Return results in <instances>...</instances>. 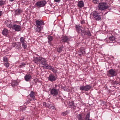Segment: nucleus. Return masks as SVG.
<instances>
[{
  "instance_id": "obj_31",
  "label": "nucleus",
  "mask_w": 120,
  "mask_h": 120,
  "mask_svg": "<svg viewBox=\"0 0 120 120\" xmlns=\"http://www.w3.org/2000/svg\"><path fill=\"white\" fill-rule=\"evenodd\" d=\"M85 33V35H86L89 36H90L91 35V33L89 31H86V32Z\"/></svg>"
},
{
  "instance_id": "obj_36",
  "label": "nucleus",
  "mask_w": 120,
  "mask_h": 120,
  "mask_svg": "<svg viewBox=\"0 0 120 120\" xmlns=\"http://www.w3.org/2000/svg\"><path fill=\"white\" fill-rule=\"evenodd\" d=\"M26 65V64L24 63H22L20 64L19 65V67L20 68L23 67L24 66Z\"/></svg>"
},
{
  "instance_id": "obj_20",
  "label": "nucleus",
  "mask_w": 120,
  "mask_h": 120,
  "mask_svg": "<svg viewBox=\"0 0 120 120\" xmlns=\"http://www.w3.org/2000/svg\"><path fill=\"white\" fill-rule=\"evenodd\" d=\"M48 43L49 44L51 45V42L52 41L53 39V37L50 35L48 36Z\"/></svg>"
},
{
  "instance_id": "obj_4",
  "label": "nucleus",
  "mask_w": 120,
  "mask_h": 120,
  "mask_svg": "<svg viewBox=\"0 0 120 120\" xmlns=\"http://www.w3.org/2000/svg\"><path fill=\"white\" fill-rule=\"evenodd\" d=\"M46 4V2L45 0L39 1L37 2L36 4L37 6L41 7L44 6Z\"/></svg>"
},
{
  "instance_id": "obj_33",
  "label": "nucleus",
  "mask_w": 120,
  "mask_h": 120,
  "mask_svg": "<svg viewBox=\"0 0 120 120\" xmlns=\"http://www.w3.org/2000/svg\"><path fill=\"white\" fill-rule=\"evenodd\" d=\"M17 82L16 81H14L12 84V85L13 86H17Z\"/></svg>"
},
{
  "instance_id": "obj_43",
  "label": "nucleus",
  "mask_w": 120,
  "mask_h": 120,
  "mask_svg": "<svg viewBox=\"0 0 120 120\" xmlns=\"http://www.w3.org/2000/svg\"><path fill=\"white\" fill-rule=\"evenodd\" d=\"M52 71L54 73H56L57 72V71L56 70L54 69V68L53 69V70Z\"/></svg>"
},
{
  "instance_id": "obj_3",
  "label": "nucleus",
  "mask_w": 120,
  "mask_h": 120,
  "mask_svg": "<svg viewBox=\"0 0 120 120\" xmlns=\"http://www.w3.org/2000/svg\"><path fill=\"white\" fill-rule=\"evenodd\" d=\"M93 16L94 19L97 21H99L101 19V17L98 13L96 11L93 12Z\"/></svg>"
},
{
  "instance_id": "obj_8",
  "label": "nucleus",
  "mask_w": 120,
  "mask_h": 120,
  "mask_svg": "<svg viewBox=\"0 0 120 120\" xmlns=\"http://www.w3.org/2000/svg\"><path fill=\"white\" fill-rule=\"evenodd\" d=\"M110 75H111L112 77L116 75L117 73L113 69H111L108 71Z\"/></svg>"
},
{
  "instance_id": "obj_30",
  "label": "nucleus",
  "mask_w": 120,
  "mask_h": 120,
  "mask_svg": "<svg viewBox=\"0 0 120 120\" xmlns=\"http://www.w3.org/2000/svg\"><path fill=\"white\" fill-rule=\"evenodd\" d=\"M22 45L24 49H26V48L27 47V45L26 43L25 42L22 43Z\"/></svg>"
},
{
  "instance_id": "obj_40",
  "label": "nucleus",
  "mask_w": 120,
  "mask_h": 120,
  "mask_svg": "<svg viewBox=\"0 0 120 120\" xmlns=\"http://www.w3.org/2000/svg\"><path fill=\"white\" fill-rule=\"evenodd\" d=\"M4 65L7 68L8 67L9 65L8 63L6 62L4 64Z\"/></svg>"
},
{
  "instance_id": "obj_5",
  "label": "nucleus",
  "mask_w": 120,
  "mask_h": 120,
  "mask_svg": "<svg viewBox=\"0 0 120 120\" xmlns=\"http://www.w3.org/2000/svg\"><path fill=\"white\" fill-rule=\"evenodd\" d=\"M58 87L59 88L58 89H56L54 88L50 90V94L54 96L57 95L58 94V91L59 90V87Z\"/></svg>"
},
{
  "instance_id": "obj_12",
  "label": "nucleus",
  "mask_w": 120,
  "mask_h": 120,
  "mask_svg": "<svg viewBox=\"0 0 120 120\" xmlns=\"http://www.w3.org/2000/svg\"><path fill=\"white\" fill-rule=\"evenodd\" d=\"M41 57H34L33 60L34 62L37 64H39Z\"/></svg>"
},
{
  "instance_id": "obj_21",
  "label": "nucleus",
  "mask_w": 120,
  "mask_h": 120,
  "mask_svg": "<svg viewBox=\"0 0 120 120\" xmlns=\"http://www.w3.org/2000/svg\"><path fill=\"white\" fill-rule=\"evenodd\" d=\"M75 27L78 33L80 32L81 30V27L79 24L76 25Z\"/></svg>"
},
{
  "instance_id": "obj_22",
  "label": "nucleus",
  "mask_w": 120,
  "mask_h": 120,
  "mask_svg": "<svg viewBox=\"0 0 120 120\" xmlns=\"http://www.w3.org/2000/svg\"><path fill=\"white\" fill-rule=\"evenodd\" d=\"M63 46L58 47L57 48V51L59 53H60L63 50Z\"/></svg>"
},
{
  "instance_id": "obj_9",
  "label": "nucleus",
  "mask_w": 120,
  "mask_h": 120,
  "mask_svg": "<svg viewBox=\"0 0 120 120\" xmlns=\"http://www.w3.org/2000/svg\"><path fill=\"white\" fill-rule=\"evenodd\" d=\"M61 41L62 42L65 43L66 42H67L69 41V38L66 36H63L61 38Z\"/></svg>"
},
{
  "instance_id": "obj_32",
  "label": "nucleus",
  "mask_w": 120,
  "mask_h": 120,
  "mask_svg": "<svg viewBox=\"0 0 120 120\" xmlns=\"http://www.w3.org/2000/svg\"><path fill=\"white\" fill-rule=\"evenodd\" d=\"M25 41V38H24L23 37H21L20 38V41L22 43L25 42L24 41Z\"/></svg>"
},
{
  "instance_id": "obj_19",
  "label": "nucleus",
  "mask_w": 120,
  "mask_h": 120,
  "mask_svg": "<svg viewBox=\"0 0 120 120\" xmlns=\"http://www.w3.org/2000/svg\"><path fill=\"white\" fill-rule=\"evenodd\" d=\"M85 91H87L90 90L91 87L90 85H87L84 86Z\"/></svg>"
},
{
  "instance_id": "obj_11",
  "label": "nucleus",
  "mask_w": 120,
  "mask_h": 120,
  "mask_svg": "<svg viewBox=\"0 0 120 120\" xmlns=\"http://www.w3.org/2000/svg\"><path fill=\"white\" fill-rule=\"evenodd\" d=\"M22 10L21 9L18 8L16 10H15V15H19L21 14L22 12Z\"/></svg>"
},
{
  "instance_id": "obj_46",
  "label": "nucleus",
  "mask_w": 120,
  "mask_h": 120,
  "mask_svg": "<svg viewBox=\"0 0 120 120\" xmlns=\"http://www.w3.org/2000/svg\"><path fill=\"white\" fill-rule=\"evenodd\" d=\"M2 12L1 11H0V16H1L2 15Z\"/></svg>"
},
{
  "instance_id": "obj_2",
  "label": "nucleus",
  "mask_w": 120,
  "mask_h": 120,
  "mask_svg": "<svg viewBox=\"0 0 120 120\" xmlns=\"http://www.w3.org/2000/svg\"><path fill=\"white\" fill-rule=\"evenodd\" d=\"M98 7L99 9L101 11L106 9L108 7L106 3L104 2L99 3Z\"/></svg>"
},
{
  "instance_id": "obj_13",
  "label": "nucleus",
  "mask_w": 120,
  "mask_h": 120,
  "mask_svg": "<svg viewBox=\"0 0 120 120\" xmlns=\"http://www.w3.org/2000/svg\"><path fill=\"white\" fill-rule=\"evenodd\" d=\"M78 6L80 8H82L84 6V3L83 1H79L78 4Z\"/></svg>"
},
{
  "instance_id": "obj_47",
  "label": "nucleus",
  "mask_w": 120,
  "mask_h": 120,
  "mask_svg": "<svg viewBox=\"0 0 120 120\" xmlns=\"http://www.w3.org/2000/svg\"><path fill=\"white\" fill-rule=\"evenodd\" d=\"M82 29L83 31H85V29Z\"/></svg>"
},
{
  "instance_id": "obj_25",
  "label": "nucleus",
  "mask_w": 120,
  "mask_h": 120,
  "mask_svg": "<svg viewBox=\"0 0 120 120\" xmlns=\"http://www.w3.org/2000/svg\"><path fill=\"white\" fill-rule=\"evenodd\" d=\"M29 96L32 98L35 97V94L34 92L33 91H31L29 95Z\"/></svg>"
},
{
  "instance_id": "obj_37",
  "label": "nucleus",
  "mask_w": 120,
  "mask_h": 120,
  "mask_svg": "<svg viewBox=\"0 0 120 120\" xmlns=\"http://www.w3.org/2000/svg\"><path fill=\"white\" fill-rule=\"evenodd\" d=\"M3 60L4 62H7L8 61L7 58L6 56L4 57L3 58Z\"/></svg>"
},
{
  "instance_id": "obj_34",
  "label": "nucleus",
  "mask_w": 120,
  "mask_h": 120,
  "mask_svg": "<svg viewBox=\"0 0 120 120\" xmlns=\"http://www.w3.org/2000/svg\"><path fill=\"white\" fill-rule=\"evenodd\" d=\"M86 32V31H82V29H81V35L83 36L85 35V33Z\"/></svg>"
},
{
  "instance_id": "obj_41",
  "label": "nucleus",
  "mask_w": 120,
  "mask_h": 120,
  "mask_svg": "<svg viewBox=\"0 0 120 120\" xmlns=\"http://www.w3.org/2000/svg\"><path fill=\"white\" fill-rule=\"evenodd\" d=\"M13 45L14 47H17L18 45L16 43H14L13 44Z\"/></svg>"
},
{
  "instance_id": "obj_29",
  "label": "nucleus",
  "mask_w": 120,
  "mask_h": 120,
  "mask_svg": "<svg viewBox=\"0 0 120 120\" xmlns=\"http://www.w3.org/2000/svg\"><path fill=\"white\" fill-rule=\"evenodd\" d=\"M43 65V66L44 68L47 69H48V68H49V66L48 64H47V63L46 64H45L44 65Z\"/></svg>"
},
{
  "instance_id": "obj_42",
  "label": "nucleus",
  "mask_w": 120,
  "mask_h": 120,
  "mask_svg": "<svg viewBox=\"0 0 120 120\" xmlns=\"http://www.w3.org/2000/svg\"><path fill=\"white\" fill-rule=\"evenodd\" d=\"M54 1L56 2L59 3L60 2V0H54Z\"/></svg>"
},
{
  "instance_id": "obj_28",
  "label": "nucleus",
  "mask_w": 120,
  "mask_h": 120,
  "mask_svg": "<svg viewBox=\"0 0 120 120\" xmlns=\"http://www.w3.org/2000/svg\"><path fill=\"white\" fill-rule=\"evenodd\" d=\"M47 104L45 102H44L43 103V105L44 106H47L49 108H51V107H52V105H49V106H48L49 105H47Z\"/></svg>"
},
{
  "instance_id": "obj_44",
  "label": "nucleus",
  "mask_w": 120,
  "mask_h": 120,
  "mask_svg": "<svg viewBox=\"0 0 120 120\" xmlns=\"http://www.w3.org/2000/svg\"><path fill=\"white\" fill-rule=\"evenodd\" d=\"M85 23L84 20H83L82 21H81V23L82 24H83V23Z\"/></svg>"
},
{
  "instance_id": "obj_14",
  "label": "nucleus",
  "mask_w": 120,
  "mask_h": 120,
  "mask_svg": "<svg viewBox=\"0 0 120 120\" xmlns=\"http://www.w3.org/2000/svg\"><path fill=\"white\" fill-rule=\"evenodd\" d=\"M31 76L30 74L26 75L24 77V79L26 81H28L30 79Z\"/></svg>"
},
{
  "instance_id": "obj_48",
  "label": "nucleus",
  "mask_w": 120,
  "mask_h": 120,
  "mask_svg": "<svg viewBox=\"0 0 120 120\" xmlns=\"http://www.w3.org/2000/svg\"><path fill=\"white\" fill-rule=\"evenodd\" d=\"M24 119V118L23 117L22 119H21L20 120H23Z\"/></svg>"
},
{
  "instance_id": "obj_18",
  "label": "nucleus",
  "mask_w": 120,
  "mask_h": 120,
  "mask_svg": "<svg viewBox=\"0 0 120 120\" xmlns=\"http://www.w3.org/2000/svg\"><path fill=\"white\" fill-rule=\"evenodd\" d=\"M5 23L7 27L10 29L11 28L13 25L11 24L10 22L7 21L5 22Z\"/></svg>"
},
{
  "instance_id": "obj_7",
  "label": "nucleus",
  "mask_w": 120,
  "mask_h": 120,
  "mask_svg": "<svg viewBox=\"0 0 120 120\" xmlns=\"http://www.w3.org/2000/svg\"><path fill=\"white\" fill-rule=\"evenodd\" d=\"M48 80L52 82L56 80V77L52 74H50L48 78Z\"/></svg>"
},
{
  "instance_id": "obj_27",
  "label": "nucleus",
  "mask_w": 120,
  "mask_h": 120,
  "mask_svg": "<svg viewBox=\"0 0 120 120\" xmlns=\"http://www.w3.org/2000/svg\"><path fill=\"white\" fill-rule=\"evenodd\" d=\"M115 37L113 36H110L109 37V39L110 41H113L115 39Z\"/></svg>"
},
{
  "instance_id": "obj_35",
  "label": "nucleus",
  "mask_w": 120,
  "mask_h": 120,
  "mask_svg": "<svg viewBox=\"0 0 120 120\" xmlns=\"http://www.w3.org/2000/svg\"><path fill=\"white\" fill-rule=\"evenodd\" d=\"M79 89L81 90L85 91L84 86H80Z\"/></svg>"
},
{
  "instance_id": "obj_17",
  "label": "nucleus",
  "mask_w": 120,
  "mask_h": 120,
  "mask_svg": "<svg viewBox=\"0 0 120 120\" xmlns=\"http://www.w3.org/2000/svg\"><path fill=\"white\" fill-rule=\"evenodd\" d=\"M76 117L78 120H84L83 118L82 117V115L81 114L78 115L76 116Z\"/></svg>"
},
{
  "instance_id": "obj_39",
  "label": "nucleus",
  "mask_w": 120,
  "mask_h": 120,
  "mask_svg": "<svg viewBox=\"0 0 120 120\" xmlns=\"http://www.w3.org/2000/svg\"><path fill=\"white\" fill-rule=\"evenodd\" d=\"M99 0H93V1L95 4H97L99 3Z\"/></svg>"
},
{
  "instance_id": "obj_26",
  "label": "nucleus",
  "mask_w": 120,
  "mask_h": 120,
  "mask_svg": "<svg viewBox=\"0 0 120 120\" xmlns=\"http://www.w3.org/2000/svg\"><path fill=\"white\" fill-rule=\"evenodd\" d=\"M6 1L1 0H0V6L4 5L5 4Z\"/></svg>"
},
{
  "instance_id": "obj_45",
  "label": "nucleus",
  "mask_w": 120,
  "mask_h": 120,
  "mask_svg": "<svg viewBox=\"0 0 120 120\" xmlns=\"http://www.w3.org/2000/svg\"><path fill=\"white\" fill-rule=\"evenodd\" d=\"M62 115L64 116H65L66 115V113L64 112L62 113Z\"/></svg>"
},
{
  "instance_id": "obj_15",
  "label": "nucleus",
  "mask_w": 120,
  "mask_h": 120,
  "mask_svg": "<svg viewBox=\"0 0 120 120\" xmlns=\"http://www.w3.org/2000/svg\"><path fill=\"white\" fill-rule=\"evenodd\" d=\"M69 107L72 109H75L76 107V106L74 105L73 101H71L69 102Z\"/></svg>"
},
{
  "instance_id": "obj_16",
  "label": "nucleus",
  "mask_w": 120,
  "mask_h": 120,
  "mask_svg": "<svg viewBox=\"0 0 120 120\" xmlns=\"http://www.w3.org/2000/svg\"><path fill=\"white\" fill-rule=\"evenodd\" d=\"M79 52L81 53L80 54H85V49L84 48H81L79 50Z\"/></svg>"
},
{
  "instance_id": "obj_6",
  "label": "nucleus",
  "mask_w": 120,
  "mask_h": 120,
  "mask_svg": "<svg viewBox=\"0 0 120 120\" xmlns=\"http://www.w3.org/2000/svg\"><path fill=\"white\" fill-rule=\"evenodd\" d=\"M11 28L13 30H14L15 31H19L21 30V27L19 25L14 24L13 25Z\"/></svg>"
},
{
  "instance_id": "obj_49",
  "label": "nucleus",
  "mask_w": 120,
  "mask_h": 120,
  "mask_svg": "<svg viewBox=\"0 0 120 120\" xmlns=\"http://www.w3.org/2000/svg\"><path fill=\"white\" fill-rule=\"evenodd\" d=\"M57 86H57V85H55L56 87Z\"/></svg>"
},
{
  "instance_id": "obj_10",
  "label": "nucleus",
  "mask_w": 120,
  "mask_h": 120,
  "mask_svg": "<svg viewBox=\"0 0 120 120\" xmlns=\"http://www.w3.org/2000/svg\"><path fill=\"white\" fill-rule=\"evenodd\" d=\"M47 63L46 60L43 57H41L39 63L40 64H41L42 65H43L46 64Z\"/></svg>"
},
{
  "instance_id": "obj_24",
  "label": "nucleus",
  "mask_w": 120,
  "mask_h": 120,
  "mask_svg": "<svg viewBox=\"0 0 120 120\" xmlns=\"http://www.w3.org/2000/svg\"><path fill=\"white\" fill-rule=\"evenodd\" d=\"M90 117V114L89 113H88L85 117V120H90V119H89Z\"/></svg>"
},
{
  "instance_id": "obj_1",
  "label": "nucleus",
  "mask_w": 120,
  "mask_h": 120,
  "mask_svg": "<svg viewBox=\"0 0 120 120\" xmlns=\"http://www.w3.org/2000/svg\"><path fill=\"white\" fill-rule=\"evenodd\" d=\"M35 22L36 27L35 30L36 32H39L43 29L42 25H44V23L42 20L40 19L36 20Z\"/></svg>"
},
{
  "instance_id": "obj_38",
  "label": "nucleus",
  "mask_w": 120,
  "mask_h": 120,
  "mask_svg": "<svg viewBox=\"0 0 120 120\" xmlns=\"http://www.w3.org/2000/svg\"><path fill=\"white\" fill-rule=\"evenodd\" d=\"M53 68H54L53 67L51 66H49L48 69L51 71H52Z\"/></svg>"
},
{
  "instance_id": "obj_23",
  "label": "nucleus",
  "mask_w": 120,
  "mask_h": 120,
  "mask_svg": "<svg viewBox=\"0 0 120 120\" xmlns=\"http://www.w3.org/2000/svg\"><path fill=\"white\" fill-rule=\"evenodd\" d=\"M8 30L6 29H4L2 32L3 34L4 35H7L8 34Z\"/></svg>"
}]
</instances>
